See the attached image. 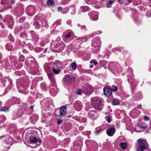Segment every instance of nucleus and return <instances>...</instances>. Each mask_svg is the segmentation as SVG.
I'll return each instance as SVG.
<instances>
[{
  "mask_svg": "<svg viewBox=\"0 0 151 151\" xmlns=\"http://www.w3.org/2000/svg\"><path fill=\"white\" fill-rule=\"evenodd\" d=\"M91 101L92 105L95 109L99 110H101L102 109L101 100L99 98H93L91 99Z\"/></svg>",
  "mask_w": 151,
  "mask_h": 151,
  "instance_id": "nucleus-1",
  "label": "nucleus"
},
{
  "mask_svg": "<svg viewBox=\"0 0 151 151\" xmlns=\"http://www.w3.org/2000/svg\"><path fill=\"white\" fill-rule=\"evenodd\" d=\"M137 142L138 148L137 151H144V150L147 148L148 144L146 140L139 139L138 140Z\"/></svg>",
  "mask_w": 151,
  "mask_h": 151,
  "instance_id": "nucleus-2",
  "label": "nucleus"
},
{
  "mask_svg": "<svg viewBox=\"0 0 151 151\" xmlns=\"http://www.w3.org/2000/svg\"><path fill=\"white\" fill-rule=\"evenodd\" d=\"M83 92L87 95L91 94L93 91V88L92 86L89 84H85L82 87Z\"/></svg>",
  "mask_w": 151,
  "mask_h": 151,
  "instance_id": "nucleus-3",
  "label": "nucleus"
},
{
  "mask_svg": "<svg viewBox=\"0 0 151 151\" xmlns=\"http://www.w3.org/2000/svg\"><path fill=\"white\" fill-rule=\"evenodd\" d=\"M74 107L76 110L78 111H80L83 107L81 102L80 101H76L74 103Z\"/></svg>",
  "mask_w": 151,
  "mask_h": 151,
  "instance_id": "nucleus-4",
  "label": "nucleus"
},
{
  "mask_svg": "<svg viewBox=\"0 0 151 151\" xmlns=\"http://www.w3.org/2000/svg\"><path fill=\"white\" fill-rule=\"evenodd\" d=\"M0 140L6 141L8 143L12 142L13 139L12 137L8 135H2L0 137Z\"/></svg>",
  "mask_w": 151,
  "mask_h": 151,
  "instance_id": "nucleus-5",
  "label": "nucleus"
},
{
  "mask_svg": "<svg viewBox=\"0 0 151 151\" xmlns=\"http://www.w3.org/2000/svg\"><path fill=\"white\" fill-rule=\"evenodd\" d=\"M75 78L71 75H67L64 78V81L66 83H70L73 82L74 81Z\"/></svg>",
  "mask_w": 151,
  "mask_h": 151,
  "instance_id": "nucleus-6",
  "label": "nucleus"
},
{
  "mask_svg": "<svg viewBox=\"0 0 151 151\" xmlns=\"http://www.w3.org/2000/svg\"><path fill=\"white\" fill-rule=\"evenodd\" d=\"M29 140L31 143H36L37 145H40L41 142L40 139H37L36 138L32 136L29 137Z\"/></svg>",
  "mask_w": 151,
  "mask_h": 151,
  "instance_id": "nucleus-7",
  "label": "nucleus"
},
{
  "mask_svg": "<svg viewBox=\"0 0 151 151\" xmlns=\"http://www.w3.org/2000/svg\"><path fill=\"white\" fill-rule=\"evenodd\" d=\"M115 132V128L114 127L108 128L106 130V133L107 135L110 136L113 135Z\"/></svg>",
  "mask_w": 151,
  "mask_h": 151,
  "instance_id": "nucleus-8",
  "label": "nucleus"
},
{
  "mask_svg": "<svg viewBox=\"0 0 151 151\" xmlns=\"http://www.w3.org/2000/svg\"><path fill=\"white\" fill-rule=\"evenodd\" d=\"M104 94L107 96H109L112 93V90L110 88H104L103 89Z\"/></svg>",
  "mask_w": 151,
  "mask_h": 151,
  "instance_id": "nucleus-9",
  "label": "nucleus"
},
{
  "mask_svg": "<svg viewBox=\"0 0 151 151\" xmlns=\"http://www.w3.org/2000/svg\"><path fill=\"white\" fill-rule=\"evenodd\" d=\"M89 117L92 119L93 120L96 119L98 117V115L96 112L94 111H92L88 113Z\"/></svg>",
  "mask_w": 151,
  "mask_h": 151,
  "instance_id": "nucleus-10",
  "label": "nucleus"
},
{
  "mask_svg": "<svg viewBox=\"0 0 151 151\" xmlns=\"http://www.w3.org/2000/svg\"><path fill=\"white\" fill-rule=\"evenodd\" d=\"M61 67V65L60 62L59 61H57L55 62L53 65L52 68H54V70L55 69V68H60Z\"/></svg>",
  "mask_w": 151,
  "mask_h": 151,
  "instance_id": "nucleus-11",
  "label": "nucleus"
},
{
  "mask_svg": "<svg viewBox=\"0 0 151 151\" xmlns=\"http://www.w3.org/2000/svg\"><path fill=\"white\" fill-rule=\"evenodd\" d=\"M67 108L66 106L61 107L60 111V116H63L66 113Z\"/></svg>",
  "mask_w": 151,
  "mask_h": 151,
  "instance_id": "nucleus-12",
  "label": "nucleus"
},
{
  "mask_svg": "<svg viewBox=\"0 0 151 151\" xmlns=\"http://www.w3.org/2000/svg\"><path fill=\"white\" fill-rule=\"evenodd\" d=\"M91 15H90L91 19L94 20H96L98 19V16L96 14L95 12H92L91 13Z\"/></svg>",
  "mask_w": 151,
  "mask_h": 151,
  "instance_id": "nucleus-13",
  "label": "nucleus"
},
{
  "mask_svg": "<svg viewBox=\"0 0 151 151\" xmlns=\"http://www.w3.org/2000/svg\"><path fill=\"white\" fill-rule=\"evenodd\" d=\"M133 118H135L138 116L139 114V112L136 110L132 111L131 112Z\"/></svg>",
  "mask_w": 151,
  "mask_h": 151,
  "instance_id": "nucleus-14",
  "label": "nucleus"
},
{
  "mask_svg": "<svg viewBox=\"0 0 151 151\" xmlns=\"http://www.w3.org/2000/svg\"><path fill=\"white\" fill-rule=\"evenodd\" d=\"M111 103L114 105H118L120 103V101L117 99H114L112 101Z\"/></svg>",
  "mask_w": 151,
  "mask_h": 151,
  "instance_id": "nucleus-15",
  "label": "nucleus"
},
{
  "mask_svg": "<svg viewBox=\"0 0 151 151\" xmlns=\"http://www.w3.org/2000/svg\"><path fill=\"white\" fill-rule=\"evenodd\" d=\"M81 11L82 12H85L89 11V8L87 6H83L81 7Z\"/></svg>",
  "mask_w": 151,
  "mask_h": 151,
  "instance_id": "nucleus-16",
  "label": "nucleus"
},
{
  "mask_svg": "<svg viewBox=\"0 0 151 151\" xmlns=\"http://www.w3.org/2000/svg\"><path fill=\"white\" fill-rule=\"evenodd\" d=\"M6 47L7 50L8 51L10 50L12 48V46L10 43H8L6 45Z\"/></svg>",
  "mask_w": 151,
  "mask_h": 151,
  "instance_id": "nucleus-17",
  "label": "nucleus"
},
{
  "mask_svg": "<svg viewBox=\"0 0 151 151\" xmlns=\"http://www.w3.org/2000/svg\"><path fill=\"white\" fill-rule=\"evenodd\" d=\"M120 145L121 148L125 149L127 146V144L124 142H122L120 144Z\"/></svg>",
  "mask_w": 151,
  "mask_h": 151,
  "instance_id": "nucleus-18",
  "label": "nucleus"
},
{
  "mask_svg": "<svg viewBox=\"0 0 151 151\" xmlns=\"http://www.w3.org/2000/svg\"><path fill=\"white\" fill-rule=\"evenodd\" d=\"M55 70H54V68H52V71L53 73L56 74H58L60 72L61 70L60 68H55Z\"/></svg>",
  "mask_w": 151,
  "mask_h": 151,
  "instance_id": "nucleus-19",
  "label": "nucleus"
},
{
  "mask_svg": "<svg viewBox=\"0 0 151 151\" xmlns=\"http://www.w3.org/2000/svg\"><path fill=\"white\" fill-rule=\"evenodd\" d=\"M72 69L73 70H75L77 68V64L76 63L73 62L70 64Z\"/></svg>",
  "mask_w": 151,
  "mask_h": 151,
  "instance_id": "nucleus-20",
  "label": "nucleus"
},
{
  "mask_svg": "<svg viewBox=\"0 0 151 151\" xmlns=\"http://www.w3.org/2000/svg\"><path fill=\"white\" fill-rule=\"evenodd\" d=\"M47 4L49 5H52L54 4V1L52 0H47Z\"/></svg>",
  "mask_w": 151,
  "mask_h": 151,
  "instance_id": "nucleus-21",
  "label": "nucleus"
},
{
  "mask_svg": "<svg viewBox=\"0 0 151 151\" xmlns=\"http://www.w3.org/2000/svg\"><path fill=\"white\" fill-rule=\"evenodd\" d=\"M137 126L140 128L142 129L145 128L147 127L146 124L145 123H142L141 125H138Z\"/></svg>",
  "mask_w": 151,
  "mask_h": 151,
  "instance_id": "nucleus-22",
  "label": "nucleus"
},
{
  "mask_svg": "<svg viewBox=\"0 0 151 151\" xmlns=\"http://www.w3.org/2000/svg\"><path fill=\"white\" fill-rule=\"evenodd\" d=\"M8 110V109L6 107H3L0 108V111H6Z\"/></svg>",
  "mask_w": 151,
  "mask_h": 151,
  "instance_id": "nucleus-23",
  "label": "nucleus"
},
{
  "mask_svg": "<svg viewBox=\"0 0 151 151\" xmlns=\"http://www.w3.org/2000/svg\"><path fill=\"white\" fill-rule=\"evenodd\" d=\"M53 75V74L52 73H47V75L49 77V78L50 79H52Z\"/></svg>",
  "mask_w": 151,
  "mask_h": 151,
  "instance_id": "nucleus-24",
  "label": "nucleus"
},
{
  "mask_svg": "<svg viewBox=\"0 0 151 151\" xmlns=\"http://www.w3.org/2000/svg\"><path fill=\"white\" fill-rule=\"evenodd\" d=\"M70 36H71V33L70 32H69L68 34H67V35H66L65 36V37L66 38H68L69 37H70Z\"/></svg>",
  "mask_w": 151,
  "mask_h": 151,
  "instance_id": "nucleus-25",
  "label": "nucleus"
},
{
  "mask_svg": "<svg viewBox=\"0 0 151 151\" xmlns=\"http://www.w3.org/2000/svg\"><path fill=\"white\" fill-rule=\"evenodd\" d=\"M82 92H83V90L82 91L81 89H79L77 92V93L79 95H81Z\"/></svg>",
  "mask_w": 151,
  "mask_h": 151,
  "instance_id": "nucleus-26",
  "label": "nucleus"
},
{
  "mask_svg": "<svg viewBox=\"0 0 151 151\" xmlns=\"http://www.w3.org/2000/svg\"><path fill=\"white\" fill-rule=\"evenodd\" d=\"M111 89L112 90V91H113V92H115L117 90L118 88L116 86H115L113 89Z\"/></svg>",
  "mask_w": 151,
  "mask_h": 151,
  "instance_id": "nucleus-27",
  "label": "nucleus"
},
{
  "mask_svg": "<svg viewBox=\"0 0 151 151\" xmlns=\"http://www.w3.org/2000/svg\"><path fill=\"white\" fill-rule=\"evenodd\" d=\"M144 119L145 120L148 121L149 119V118L148 117L146 116H144Z\"/></svg>",
  "mask_w": 151,
  "mask_h": 151,
  "instance_id": "nucleus-28",
  "label": "nucleus"
},
{
  "mask_svg": "<svg viewBox=\"0 0 151 151\" xmlns=\"http://www.w3.org/2000/svg\"><path fill=\"white\" fill-rule=\"evenodd\" d=\"M63 122V121L59 119L58 120L57 123L58 124H60Z\"/></svg>",
  "mask_w": 151,
  "mask_h": 151,
  "instance_id": "nucleus-29",
  "label": "nucleus"
},
{
  "mask_svg": "<svg viewBox=\"0 0 151 151\" xmlns=\"http://www.w3.org/2000/svg\"><path fill=\"white\" fill-rule=\"evenodd\" d=\"M90 62L91 63H92V62H93V63L95 65H96L97 64V62H96V61H92V60H91V61H90Z\"/></svg>",
  "mask_w": 151,
  "mask_h": 151,
  "instance_id": "nucleus-30",
  "label": "nucleus"
},
{
  "mask_svg": "<svg viewBox=\"0 0 151 151\" xmlns=\"http://www.w3.org/2000/svg\"><path fill=\"white\" fill-rule=\"evenodd\" d=\"M107 122H109V123H110V122H111V120H110V119L109 118H108V119H107Z\"/></svg>",
  "mask_w": 151,
  "mask_h": 151,
  "instance_id": "nucleus-31",
  "label": "nucleus"
},
{
  "mask_svg": "<svg viewBox=\"0 0 151 151\" xmlns=\"http://www.w3.org/2000/svg\"><path fill=\"white\" fill-rule=\"evenodd\" d=\"M114 1V0H110L109 2L110 3V4H112Z\"/></svg>",
  "mask_w": 151,
  "mask_h": 151,
  "instance_id": "nucleus-32",
  "label": "nucleus"
},
{
  "mask_svg": "<svg viewBox=\"0 0 151 151\" xmlns=\"http://www.w3.org/2000/svg\"><path fill=\"white\" fill-rule=\"evenodd\" d=\"M62 9V8L61 7H59L58 8V10L60 11Z\"/></svg>",
  "mask_w": 151,
  "mask_h": 151,
  "instance_id": "nucleus-33",
  "label": "nucleus"
},
{
  "mask_svg": "<svg viewBox=\"0 0 151 151\" xmlns=\"http://www.w3.org/2000/svg\"><path fill=\"white\" fill-rule=\"evenodd\" d=\"M99 132H100V131H96V132L95 133L96 134H98Z\"/></svg>",
  "mask_w": 151,
  "mask_h": 151,
  "instance_id": "nucleus-34",
  "label": "nucleus"
},
{
  "mask_svg": "<svg viewBox=\"0 0 151 151\" xmlns=\"http://www.w3.org/2000/svg\"><path fill=\"white\" fill-rule=\"evenodd\" d=\"M111 4H110V3L109 2L107 3V5L108 6H109Z\"/></svg>",
  "mask_w": 151,
  "mask_h": 151,
  "instance_id": "nucleus-35",
  "label": "nucleus"
},
{
  "mask_svg": "<svg viewBox=\"0 0 151 151\" xmlns=\"http://www.w3.org/2000/svg\"><path fill=\"white\" fill-rule=\"evenodd\" d=\"M138 108L139 109L141 108H142L141 105H139L138 106Z\"/></svg>",
  "mask_w": 151,
  "mask_h": 151,
  "instance_id": "nucleus-36",
  "label": "nucleus"
},
{
  "mask_svg": "<svg viewBox=\"0 0 151 151\" xmlns=\"http://www.w3.org/2000/svg\"><path fill=\"white\" fill-rule=\"evenodd\" d=\"M30 109H33V106H31L30 107Z\"/></svg>",
  "mask_w": 151,
  "mask_h": 151,
  "instance_id": "nucleus-37",
  "label": "nucleus"
},
{
  "mask_svg": "<svg viewBox=\"0 0 151 151\" xmlns=\"http://www.w3.org/2000/svg\"><path fill=\"white\" fill-rule=\"evenodd\" d=\"M90 68H92L93 67V65H90V67H89Z\"/></svg>",
  "mask_w": 151,
  "mask_h": 151,
  "instance_id": "nucleus-38",
  "label": "nucleus"
}]
</instances>
